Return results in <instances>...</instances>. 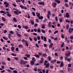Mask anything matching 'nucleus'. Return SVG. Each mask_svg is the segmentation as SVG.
<instances>
[{
	"mask_svg": "<svg viewBox=\"0 0 73 73\" xmlns=\"http://www.w3.org/2000/svg\"><path fill=\"white\" fill-rule=\"evenodd\" d=\"M20 64L23 65H25V64H26L27 63L26 62L24 61V60L21 59L20 60Z\"/></svg>",
	"mask_w": 73,
	"mask_h": 73,
	"instance_id": "obj_1",
	"label": "nucleus"
},
{
	"mask_svg": "<svg viewBox=\"0 0 73 73\" xmlns=\"http://www.w3.org/2000/svg\"><path fill=\"white\" fill-rule=\"evenodd\" d=\"M4 4H6L5 5V7H8V5H9V4L8 3H7V2L6 1H5L4 2Z\"/></svg>",
	"mask_w": 73,
	"mask_h": 73,
	"instance_id": "obj_2",
	"label": "nucleus"
},
{
	"mask_svg": "<svg viewBox=\"0 0 73 73\" xmlns=\"http://www.w3.org/2000/svg\"><path fill=\"white\" fill-rule=\"evenodd\" d=\"M60 68H61V67H63V66H64V64L63 63V61L61 62L60 65Z\"/></svg>",
	"mask_w": 73,
	"mask_h": 73,
	"instance_id": "obj_3",
	"label": "nucleus"
},
{
	"mask_svg": "<svg viewBox=\"0 0 73 73\" xmlns=\"http://www.w3.org/2000/svg\"><path fill=\"white\" fill-rule=\"evenodd\" d=\"M66 16L67 18H69V13H66Z\"/></svg>",
	"mask_w": 73,
	"mask_h": 73,
	"instance_id": "obj_4",
	"label": "nucleus"
},
{
	"mask_svg": "<svg viewBox=\"0 0 73 73\" xmlns=\"http://www.w3.org/2000/svg\"><path fill=\"white\" fill-rule=\"evenodd\" d=\"M68 32H69V33H72V29L71 28H69Z\"/></svg>",
	"mask_w": 73,
	"mask_h": 73,
	"instance_id": "obj_5",
	"label": "nucleus"
},
{
	"mask_svg": "<svg viewBox=\"0 0 73 73\" xmlns=\"http://www.w3.org/2000/svg\"><path fill=\"white\" fill-rule=\"evenodd\" d=\"M51 22H48V27H51Z\"/></svg>",
	"mask_w": 73,
	"mask_h": 73,
	"instance_id": "obj_6",
	"label": "nucleus"
},
{
	"mask_svg": "<svg viewBox=\"0 0 73 73\" xmlns=\"http://www.w3.org/2000/svg\"><path fill=\"white\" fill-rule=\"evenodd\" d=\"M14 12L16 15H19V13H18V10H16V11H14Z\"/></svg>",
	"mask_w": 73,
	"mask_h": 73,
	"instance_id": "obj_7",
	"label": "nucleus"
},
{
	"mask_svg": "<svg viewBox=\"0 0 73 73\" xmlns=\"http://www.w3.org/2000/svg\"><path fill=\"white\" fill-rule=\"evenodd\" d=\"M36 14L37 16V17H38L40 16V13H39L38 12H37L36 13Z\"/></svg>",
	"mask_w": 73,
	"mask_h": 73,
	"instance_id": "obj_8",
	"label": "nucleus"
},
{
	"mask_svg": "<svg viewBox=\"0 0 73 73\" xmlns=\"http://www.w3.org/2000/svg\"><path fill=\"white\" fill-rule=\"evenodd\" d=\"M1 19L3 21L5 22V21H6V19H5V18H4V17H2Z\"/></svg>",
	"mask_w": 73,
	"mask_h": 73,
	"instance_id": "obj_9",
	"label": "nucleus"
},
{
	"mask_svg": "<svg viewBox=\"0 0 73 73\" xmlns=\"http://www.w3.org/2000/svg\"><path fill=\"white\" fill-rule=\"evenodd\" d=\"M54 1L56 2L58 4H60V1L59 0H54Z\"/></svg>",
	"mask_w": 73,
	"mask_h": 73,
	"instance_id": "obj_10",
	"label": "nucleus"
},
{
	"mask_svg": "<svg viewBox=\"0 0 73 73\" xmlns=\"http://www.w3.org/2000/svg\"><path fill=\"white\" fill-rule=\"evenodd\" d=\"M31 65H33L35 64V63H34V61H31Z\"/></svg>",
	"mask_w": 73,
	"mask_h": 73,
	"instance_id": "obj_11",
	"label": "nucleus"
},
{
	"mask_svg": "<svg viewBox=\"0 0 73 73\" xmlns=\"http://www.w3.org/2000/svg\"><path fill=\"white\" fill-rule=\"evenodd\" d=\"M70 52H68V53L65 54V55L66 56H69V55H70Z\"/></svg>",
	"mask_w": 73,
	"mask_h": 73,
	"instance_id": "obj_12",
	"label": "nucleus"
},
{
	"mask_svg": "<svg viewBox=\"0 0 73 73\" xmlns=\"http://www.w3.org/2000/svg\"><path fill=\"white\" fill-rule=\"evenodd\" d=\"M46 68H48L49 66V63H47V64H46Z\"/></svg>",
	"mask_w": 73,
	"mask_h": 73,
	"instance_id": "obj_13",
	"label": "nucleus"
},
{
	"mask_svg": "<svg viewBox=\"0 0 73 73\" xmlns=\"http://www.w3.org/2000/svg\"><path fill=\"white\" fill-rule=\"evenodd\" d=\"M0 13H4V14H6V12H5L4 11H0Z\"/></svg>",
	"mask_w": 73,
	"mask_h": 73,
	"instance_id": "obj_14",
	"label": "nucleus"
},
{
	"mask_svg": "<svg viewBox=\"0 0 73 73\" xmlns=\"http://www.w3.org/2000/svg\"><path fill=\"white\" fill-rule=\"evenodd\" d=\"M15 50V47L14 46H12L11 48V50L12 51H14V50Z\"/></svg>",
	"mask_w": 73,
	"mask_h": 73,
	"instance_id": "obj_15",
	"label": "nucleus"
},
{
	"mask_svg": "<svg viewBox=\"0 0 73 73\" xmlns=\"http://www.w3.org/2000/svg\"><path fill=\"white\" fill-rule=\"evenodd\" d=\"M37 32L38 33H40L41 32V30L40 29H37Z\"/></svg>",
	"mask_w": 73,
	"mask_h": 73,
	"instance_id": "obj_16",
	"label": "nucleus"
},
{
	"mask_svg": "<svg viewBox=\"0 0 73 73\" xmlns=\"http://www.w3.org/2000/svg\"><path fill=\"white\" fill-rule=\"evenodd\" d=\"M38 17V19H40V20H42V19H43V17L42 16H41V17L39 16V17Z\"/></svg>",
	"mask_w": 73,
	"mask_h": 73,
	"instance_id": "obj_17",
	"label": "nucleus"
},
{
	"mask_svg": "<svg viewBox=\"0 0 73 73\" xmlns=\"http://www.w3.org/2000/svg\"><path fill=\"white\" fill-rule=\"evenodd\" d=\"M44 62V60H43V59L42 58H41V60H40V63H42Z\"/></svg>",
	"mask_w": 73,
	"mask_h": 73,
	"instance_id": "obj_18",
	"label": "nucleus"
},
{
	"mask_svg": "<svg viewBox=\"0 0 73 73\" xmlns=\"http://www.w3.org/2000/svg\"><path fill=\"white\" fill-rule=\"evenodd\" d=\"M25 56H26V57H27L28 58H29L30 56V55H29L27 54L25 55Z\"/></svg>",
	"mask_w": 73,
	"mask_h": 73,
	"instance_id": "obj_19",
	"label": "nucleus"
},
{
	"mask_svg": "<svg viewBox=\"0 0 73 73\" xmlns=\"http://www.w3.org/2000/svg\"><path fill=\"white\" fill-rule=\"evenodd\" d=\"M31 22V23L32 25H34V22L32 20H31L30 21Z\"/></svg>",
	"mask_w": 73,
	"mask_h": 73,
	"instance_id": "obj_20",
	"label": "nucleus"
},
{
	"mask_svg": "<svg viewBox=\"0 0 73 73\" xmlns=\"http://www.w3.org/2000/svg\"><path fill=\"white\" fill-rule=\"evenodd\" d=\"M16 34L18 36H19V37H21V35H20V34H19L17 32Z\"/></svg>",
	"mask_w": 73,
	"mask_h": 73,
	"instance_id": "obj_21",
	"label": "nucleus"
},
{
	"mask_svg": "<svg viewBox=\"0 0 73 73\" xmlns=\"http://www.w3.org/2000/svg\"><path fill=\"white\" fill-rule=\"evenodd\" d=\"M53 43H51L49 45V48H52V46H53Z\"/></svg>",
	"mask_w": 73,
	"mask_h": 73,
	"instance_id": "obj_22",
	"label": "nucleus"
},
{
	"mask_svg": "<svg viewBox=\"0 0 73 73\" xmlns=\"http://www.w3.org/2000/svg\"><path fill=\"white\" fill-rule=\"evenodd\" d=\"M48 61H50L51 60V57L50 56L48 57Z\"/></svg>",
	"mask_w": 73,
	"mask_h": 73,
	"instance_id": "obj_23",
	"label": "nucleus"
},
{
	"mask_svg": "<svg viewBox=\"0 0 73 73\" xmlns=\"http://www.w3.org/2000/svg\"><path fill=\"white\" fill-rule=\"evenodd\" d=\"M8 35L9 36L8 37L9 38H11V36H12V35H11V34H8Z\"/></svg>",
	"mask_w": 73,
	"mask_h": 73,
	"instance_id": "obj_24",
	"label": "nucleus"
},
{
	"mask_svg": "<svg viewBox=\"0 0 73 73\" xmlns=\"http://www.w3.org/2000/svg\"><path fill=\"white\" fill-rule=\"evenodd\" d=\"M45 25H42V29H44V28H45Z\"/></svg>",
	"mask_w": 73,
	"mask_h": 73,
	"instance_id": "obj_25",
	"label": "nucleus"
},
{
	"mask_svg": "<svg viewBox=\"0 0 73 73\" xmlns=\"http://www.w3.org/2000/svg\"><path fill=\"white\" fill-rule=\"evenodd\" d=\"M56 60L55 59L54 60L51 61V62H52V63H53V62H56Z\"/></svg>",
	"mask_w": 73,
	"mask_h": 73,
	"instance_id": "obj_26",
	"label": "nucleus"
},
{
	"mask_svg": "<svg viewBox=\"0 0 73 73\" xmlns=\"http://www.w3.org/2000/svg\"><path fill=\"white\" fill-rule=\"evenodd\" d=\"M35 57H37V58H39V57H40V56H39V55H35Z\"/></svg>",
	"mask_w": 73,
	"mask_h": 73,
	"instance_id": "obj_27",
	"label": "nucleus"
},
{
	"mask_svg": "<svg viewBox=\"0 0 73 73\" xmlns=\"http://www.w3.org/2000/svg\"><path fill=\"white\" fill-rule=\"evenodd\" d=\"M11 56H16V54L13 53H12V54H11Z\"/></svg>",
	"mask_w": 73,
	"mask_h": 73,
	"instance_id": "obj_28",
	"label": "nucleus"
},
{
	"mask_svg": "<svg viewBox=\"0 0 73 73\" xmlns=\"http://www.w3.org/2000/svg\"><path fill=\"white\" fill-rule=\"evenodd\" d=\"M41 32L42 33H45V31L43 29L41 30Z\"/></svg>",
	"mask_w": 73,
	"mask_h": 73,
	"instance_id": "obj_29",
	"label": "nucleus"
},
{
	"mask_svg": "<svg viewBox=\"0 0 73 73\" xmlns=\"http://www.w3.org/2000/svg\"><path fill=\"white\" fill-rule=\"evenodd\" d=\"M24 28L26 29H28V27L27 26H25L24 27Z\"/></svg>",
	"mask_w": 73,
	"mask_h": 73,
	"instance_id": "obj_30",
	"label": "nucleus"
},
{
	"mask_svg": "<svg viewBox=\"0 0 73 73\" xmlns=\"http://www.w3.org/2000/svg\"><path fill=\"white\" fill-rule=\"evenodd\" d=\"M13 20L14 21H15V22H17L16 19L15 17L13 18Z\"/></svg>",
	"mask_w": 73,
	"mask_h": 73,
	"instance_id": "obj_31",
	"label": "nucleus"
},
{
	"mask_svg": "<svg viewBox=\"0 0 73 73\" xmlns=\"http://www.w3.org/2000/svg\"><path fill=\"white\" fill-rule=\"evenodd\" d=\"M32 60L33 61H36V59H35L34 57L32 58Z\"/></svg>",
	"mask_w": 73,
	"mask_h": 73,
	"instance_id": "obj_32",
	"label": "nucleus"
},
{
	"mask_svg": "<svg viewBox=\"0 0 73 73\" xmlns=\"http://www.w3.org/2000/svg\"><path fill=\"white\" fill-rule=\"evenodd\" d=\"M14 59L17 61V60H18V58L17 57H15L14 58Z\"/></svg>",
	"mask_w": 73,
	"mask_h": 73,
	"instance_id": "obj_33",
	"label": "nucleus"
},
{
	"mask_svg": "<svg viewBox=\"0 0 73 73\" xmlns=\"http://www.w3.org/2000/svg\"><path fill=\"white\" fill-rule=\"evenodd\" d=\"M7 16H8V17H11V16H12L11 14H8L7 15Z\"/></svg>",
	"mask_w": 73,
	"mask_h": 73,
	"instance_id": "obj_34",
	"label": "nucleus"
},
{
	"mask_svg": "<svg viewBox=\"0 0 73 73\" xmlns=\"http://www.w3.org/2000/svg\"><path fill=\"white\" fill-rule=\"evenodd\" d=\"M66 23H70V21L69 20H68V19H66Z\"/></svg>",
	"mask_w": 73,
	"mask_h": 73,
	"instance_id": "obj_35",
	"label": "nucleus"
},
{
	"mask_svg": "<svg viewBox=\"0 0 73 73\" xmlns=\"http://www.w3.org/2000/svg\"><path fill=\"white\" fill-rule=\"evenodd\" d=\"M61 37L62 38H64V35H63V34H61Z\"/></svg>",
	"mask_w": 73,
	"mask_h": 73,
	"instance_id": "obj_36",
	"label": "nucleus"
},
{
	"mask_svg": "<svg viewBox=\"0 0 73 73\" xmlns=\"http://www.w3.org/2000/svg\"><path fill=\"white\" fill-rule=\"evenodd\" d=\"M9 33L11 34V35H13V32L12 31H11Z\"/></svg>",
	"mask_w": 73,
	"mask_h": 73,
	"instance_id": "obj_37",
	"label": "nucleus"
},
{
	"mask_svg": "<svg viewBox=\"0 0 73 73\" xmlns=\"http://www.w3.org/2000/svg\"><path fill=\"white\" fill-rule=\"evenodd\" d=\"M64 42H63L61 45V47H63L64 46Z\"/></svg>",
	"mask_w": 73,
	"mask_h": 73,
	"instance_id": "obj_38",
	"label": "nucleus"
},
{
	"mask_svg": "<svg viewBox=\"0 0 73 73\" xmlns=\"http://www.w3.org/2000/svg\"><path fill=\"white\" fill-rule=\"evenodd\" d=\"M3 38H4V39H5V40H8V38H5V37L4 36L3 37Z\"/></svg>",
	"mask_w": 73,
	"mask_h": 73,
	"instance_id": "obj_39",
	"label": "nucleus"
},
{
	"mask_svg": "<svg viewBox=\"0 0 73 73\" xmlns=\"http://www.w3.org/2000/svg\"><path fill=\"white\" fill-rule=\"evenodd\" d=\"M70 39H72H72H73V36L72 35L70 36Z\"/></svg>",
	"mask_w": 73,
	"mask_h": 73,
	"instance_id": "obj_40",
	"label": "nucleus"
},
{
	"mask_svg": "<svg viewBox=\"0 0 73 73\" xmlns=\"http://www.w3.org/2000/svg\"><path fill=\"white\" fill-rule=\"evenodd\" d=\"M20 7H21L22 9H24V6L23 5H20Z\"/></svg>",
	"mask_w": 73,
	"mask_h": 73,
	"instance_id": "obj_41",
	"label": "nucleus"
},
{
	"mask_svg": "<svg viewBox=\"0 0 73 73\" xmlns=\"http://www.w3.org/2000/svg\"><path fill=\"white\" fill-rule=\"evenodd\" d=\"M38 40H40V36H38L37 37Z\"/></svg>",
	"mask_w": 73,
	"mask_h": 73,
	"instance_id": "obj_42",
	"label": "nucleus"
},
{
	"mask_svg": "<svg viewBox=\"0 0 73 73\" xmlns=\"http://www.w3.org/2000/svg\"><path fill=\"white\" fill-rule=\"evenodd\" d=\"M66 29H68V28H69V25H67L66 26Z\"/></svg>",
	"mask_w": 73,
	"mask_h": 73,
	"instance_id": "obj_43",
	"label": "nucleus"
},
{
	"mask_svg": "<svg viewBox=\"0 0 73 73\" xmlns=\"http://www.w3.org/2000/svg\"><path fill=\"white\" fill-rule=\"evenodd\" d=\"M47 62H48V61H46V60H45V63H44V65H46V63H47Z\"/></svg>",
	"mask_w": 73,
	"mask_h": 73,
	"instance_id": "obj_44",
	"label": "nucleus"
},
{
	"mask_svg": "<svg viewBox=\"0 0 73 73\" xmlns=\"http://www.w3.org/2000/svg\"><path fill=\"white\" fill-rule=\"evenodd\" d=\"M71 66H72V64H69L68 66L69 68H70V67H71Z\"/></svg>",
	"mask_w": 73,
	"mask_h": 73,
	"instance_id": "obj_45",
	"label": "nucleus"
},
{
	"mask_svg": "<svg viewBox=\"0 0 73 73\" xmlns=\"http://www.w3.org/2000/svg\"><path fill=\"white\" fill-rule=\"evenodd\" d=\"M44 41H46V38L45 36L44 37Z\"/></svg>",
	"mask_w": 73,
	"mask_h": 73,
	"instance_id": "obj_46",
	"label": "nucleus"
},
{
	"mask_svg": "<svg viewBox=\"0 0 73 73\" xmlns=\"http://www.w3.org/2000/svg\"><path fill=\"white\" fill-rule=\"evenodd\" d=\"M13 73H18V72L16 70H13Z\"/></svg>",
	"mask_w": 73,
	"mask_h": 73,
	"instance_id": "obj_47",
	"label": "nucleus"
},
{
	"mask_svg": "<svg viewBox=\"0 0 73 73\" xmlns=\"http://www.w3.org/2000/svg\"><path fill=\"white\" fill-rule=\"evenodd\" d=\"M55 20L56 21H58V19H57V16H56L55 17Z\"/></svg>",
	"mask_w": 73,
	"mask_h": 73,
	"instance_id": "obj_48",
	"label": "nucleus"
},
{
	"mask_svg": "<svg viewBox=\"0 0 73 73\" xmlns=\"http://www.w3.org/2000/svg\"><path fill=\"white\" fill-rule=\"evenodd\" d=\"M48 15H50V11H48Z\"/></svg>",
	"mask_w": 73,
	"mask_h": 73,
	"instance_id": "obj_49",
	"label": "nucleus"
},
{
	"mask_svg": "<svg viewBox=\"0 0 73 73\" xmlns=\"http://www.w3.org/2000/svg\"><path fill=\"white\" fill-rule=\"evenodd\" d=\"M68 58L67 57V56H66L65 58V60H67Z\"/></svg>",
	"mask_w": 73,
	"mask_h": 73,
	"instance_id": "obj_50",
	"label": "nucleus"
},
{
	"mask_svg": "<svg viewBox=\"0 0 73 73\" xmlns=\"http://www.w3.org/2000/svg\"><path fill=\"white\" fill-rule=\"evenodd\" d=\"M34 39L35 41H36L37 40V39L36 38H34Z\"/></svg>",
	"mask_w": 73,
	"mask_h": 73,
	"instance_id": "obj_51",
	"label": "nucleus"
},
{
	"mask_svg": "<svg viewBox=\"0 0 73 73\" xmlns=\"http://www.w3.org/2000/svg\"><path fill=\"white\" fill-rule=\"evenodd\" d=\"M18 27L19 28V29H21V26L20 25H18Z\"/></svg>",
	"mask_w": 73,
	"mask_h": 73,
	"instance_id": "obj_52",
	"label": "nucleus"
},
{
	"mask_svg": "<svg viewBox=\"0 0 73 73\" xmlns=\"http://www.w3.org/2000/svg\"><path fill=\"white\" fill-rule=\"evenodd\" d=\"M48 42L50 44L52 43V41H51V40L50 39H48Z\"/></svg>",
	"mask_w": 73,
	"mask_h": 73,
	"instance_id": "obj_53",
	"label": "nucleus"
},
{
	"mask_svg": "<svg viewBox=\"0 0 73 73\" xmlns=\"http://www.w3.org/2000/svg\"><path fill=\"white\" fill-rule=\"evenodd\" d=\"M58 31H55L54 33V34H56V33H58Z\"/></svg>",
	"mask_w": 73,
	"mask_h": 73,
	"instance_id": "obj_54",
	"label": "nucleus"
},
{
	"mask_svg": "<svg viewBox=\"0 0 73 73\" xmlns=\"http://www.w3.org/2000/svg\"><path fill=\"white\" fill-rule=\"evenodd\" d=\"M32 13L34 16H35V12H32Z\"/></svg>",
	"mask_w": 73,
	"mask_h": 73,
	"instance_id": "obj_55",
	"label": "nucleus"
},
{
	"mask_svg": "<svg viewBox=\"0 0 73 73\" xmlns=\"http://www.w3.org/2000/svg\"><path fill=\"white\" fill-rule=\"evenodd\" d=\"M65 6L66 7H68V5L67 3H65Z\"/></svg>",
	"mask_w": 73,
	"mask_h": 73,
	"instance_id": "obj_56",
	"label": "nucleus"
},
{
	"mask_svg": "<svg viewBox=\"0 0 73 73\" xmlns=\"http://www.w3.org/2000/svg\"><path fill=\"white\" fill-rule=\"evenodd\" d=\"M7 71L8 72H9L10 73H11V70L9 69H8L7 70Z\"/></svg>",
	"mask_w": 73,
	"mask_h": 73,
	"instance_id": "obj_57",
	"label": "nucleus"
},
{
	"mask_svg": "<svg viewBox=\"0 0 73 73\" xmlns=\"http://www.w3.org/2000/svg\"><path fill=\"white\" fill-rule=\"evenodd\" d=\"M53 40H55V41H56V40H57V37L55 38H54Z\"/></svg>",
	"mask_w": 73,
	"mask_h": 73,
	"instance_id": "obj_58",
	"label": "nucleus"
},
{
	"mask_svg": "<svg viewBox=\"0 0 73 73\" xmlns=\"http://www.w3.org/2000/svg\"><path fill=\"white\" fill-rule=\"evenodd\" d=\"M16 50L17 52H18V51H19V48H16Z\"/></svg>",
	"mask_w": 73,
	"mask_h": 73,
	"instance_id": "obj_59",
	"label": "nucleus"
},
{
	"mask_svg": "<svg viewBox=\"0 0 73 73\" xmlns=\"http://www.w3.org/2000/svg\"><path fill=\"white\" fill-rule=\"evenodd\" d=\"M55 56H58V54H57V53L56 52L55 53Z\"/></svg>",
	"mask_w": 73,
	"mask_h": 73,
	"instance_id": "obj_60",
	"label": "nucleus"
},
{
	"mask_svg": "<svg viewBox=\"0 0 73 73\" xmlns=\"http://www.w3.org/2000/svg\"><path fill=\"white\" fill-rule=\"evenodd\" d=\"M63 20L62 19H60V23H62V22Z\"/></svg>",
	"mask_w": 73,
	"mask_h": 73,
	"instance_id": "obj_61",
	"label": "nucleus"
},
{
	"mask_svg": "<svg viewBox=\"0 0 73 73\" xmlns=\"http://www.w3.org/2000/svg\"><path fill=\"white\" fill-rule=\"evenodd\" d=\"M7 60L9 61H11V59H10V58H7Z\"/></svg>",
	"mask_w": 73,
	"mask_h": 73,
	"instance_id": "obj_62",
	"label": "nucleus"
},
{
	"mask_svg": "<svg viewBox=\"0 0 73 73\" xmlns=\"http://www.w3.org/2000/svg\"><path fill=\"white\" fill-rule=\"evenodd\" d=\"M41 5H45V4L44 3V2H41Z\"/></svg>",
	"mask_w": 73,
	"mask_h": 73,
	"instance_id": "obj_63",
	"label": "nucleus"
},
{
	"mask_svg": "<svg viewBox=\"0 0 73 73\" xmlns=\"http://www.w3.org/2000/svg\"><path fill=\"white\" fill-rule=\"evenodd\" d=\"M5 72V70H3V71H1V73H4Z\"/></svg>",
	"mask_w": 73,
	"mask_h": 73,
	"instance_id": "obj_64",
	"label": "nucleus"
}]
</instances>
